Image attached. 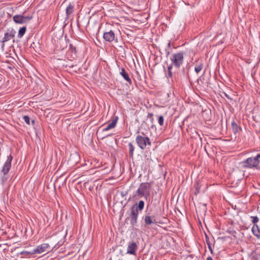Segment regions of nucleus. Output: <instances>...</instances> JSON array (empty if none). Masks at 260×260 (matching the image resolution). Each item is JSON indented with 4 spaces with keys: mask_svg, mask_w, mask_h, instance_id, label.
Instances as JSON below:
<instances>
[{
    "mask_svg": "<svg viewBox=\"0 0 260 260\" xmlns=\"http://www.w3.org/2000/svg\"><path fill=\"white\" fill-rule=\"evenodd\" d=\"M31 123H32V124H34V123H35V121H34V120H31Z\"/></svg>",
    "mask_w": 260,
    "mask_h": 260,
    "instance_id": "f704fd0d",
    "label": "nucleus"
},
{
    "mask_svg": "<svg viewBox=\"0 0 260 260\" xmlns=\"http://www.w3.org/2000/svg\"><path fill=\"white\" fill-rule=\"evenodd\" d=\"M240 164L243 168L260 171V153H257L254 156L248 157L241 162Z\"/></svg>",
    "mask_w": 260,
    "mask_h": 260,
    "instance_id": "7ed1b4c3",
    "label": "nucleus"
},
{
    "mask_svg": "<svg viewBox=\"0 0 260 260\" xmlns=\"http://www.w3.org/2000/svg\"><path fill=\"white\" fill-rule=\"evenodd\" d=\"M231 127L232 131L235 135H236L242 130L241 127L239 126L234 121L232 122Z\"/></svg>",
    "mask_w": 260,
    "mask_h": 260,
    "instance_id": "a211bd4d",
    "label": "nucleus"
},
{
    "mask_svg": "<svg viewBox=\"0 0 260 260\" xmlns=\"http://www.w3.org/2000/svg\"><path fill=\"white\" fill-rule=\"evenodd\" d=\"M207 260H213V259L211 257L209 256L207 258Z\"/></svg>",
    "mask_w": 260,
    "mask_h": 260,
    "instance_id": "72a5a7b5",
    "label": "nucleus"
},
{
    "mask_svg": "<svg viewBox=\"0 0 260 260\" xmlns=\"http://www.w3.org/2000/svg\"><path fill=\"white\" fill-rule=\"evenodd\" d=\"M206 243H207V244L208 245V249L210 251L211 253H213V250H212V246H211V243H210V242L209 241V239H208V238L207 237H206Z\"/></svg>",
    "mask_w": 260,
    "mask_h": 260,
    "instance_id": "393cba45",
    "label": "nucleus"
},
{
    "mask_svg": "<svg viewBox=\"0 0 260 260\" xmlns=\"http://www.w3.org/2000/svg\"><path fill=\"white\" fill-rule=\"evenodd\" d=\"M16 35V31L13 28H9L4 34V37L3 39L2 42L3 43V46H4V43L14 38Z\"/></svg>",
    "mask_w": 260,
    "mask_h": 260,
    "instance_id": "9d476101",
    "label": "nucleus"
},
{
    "mask_svg": "<svg viewBox=\"0 0 260 260\" xmlns=\"http://www.w3.org/2000/svg\"><path fill=\"white\" fill-rule=\"evenodd\" d=\"M143 219L144 221V225L146 227L151 226L157 223L156 220L155 216L153 215H151L150 212L148 211V210H146L145 214L143 217Z\"/></svg>",
    "mask_w": 260,
    "mask_h": 260,
    "instance_id": "0eeeda50",
    "label": "nucleus"
},
{
    "mask_svg": "<svg viewBox=\"0 0 260 260\" xmlns=\"http://www.w3.org/2000/svg\"><path fill=\"white\" fill-rule=\"evenodd\" d=\"M141 134L142 135H138L137 136L136 142L138 147L144 150L146 149L147 145L151 146V142L150 139L147 136H145L144 132H142Z\"/></svg>",
    "mask_w": 260,
    "mask_h": 260,
    "instance_id": "423d86ee",
    "label": "nucleus"
},
{
    "mask_svg": "<svg viewBox=\"0 0 260 260\" xmlns=\"http://www.w3.org/2000/svg\"><path fill=\"white\" fill-rule=\"evenodd\" d=\"M118 117L115 116L113 118L112 122L108 124V125L103 129V131H108L110 129L113 128L116 126L118 120Z\"/></svg>",
    "mask_w": 260,
    "mask_h": 260,
    "instance_id": "2eb2a0df",
    "label": "nucleus"
},
{
    "mask_svg": "<svg viewBox=\"0 0 260 260\" xmlns=\"http://www.w3.org/2000/svg\"><path fill=\"white\" fill-rule=\"evenodd\" d=\"M253 235L258 239H260V228L257 224H254L252 228Z\"/></svg>",
    "mask_w": 260,
    "mask_h": 260,
    "instance_id": "6ab92c4d",
    "label": "nucleus"
},
{
    "mask_svg": "<svg viewBox=\"0 0 260 260\" xmlns=\"http://www.w3.org/2000/svg\"><path fill=\"white\" fill-rule=\"evenodd\" d=\"M64 4H67L66 8V17L69 18L75 10L77 3L75 1L71 2V0H66Z\"/></svg>",
    "mask_w": 260,
    "mask_h": 260,
    "instance_id": "6e6552de",
    "label": "nucleus"
},
{
    "mask_svg": "<svg viewBox=\"0 0 260 260\" xmlns=\"http://www.w3.org/2000/svg\"><path fill=\"white\" fill-rule=\"evenodd\" d=\"M224 94L225 96L229 100H233V99L228 94L226 93L225 92H224Z\"/></svg>",
    "mask_w": 260,
    "mask_h": 260,
    "instance_id": "2f4dec72",
    "label": "nucleus"
},
{
    "mask_svg": "<svg viewBox=\"0 0 260 260\" xmlns=\"http://www.w3.org/2000/svg\"><path fill=\"white\" fill-rule=\"evenodd\" d=\"M138 248V244L134 242H129L127 248V253L132 255H136V251Z\"/></svg>",
    "mask_w": 260,
    "mask_h": 260,
    "instance_id": "f8f14e48",
    "label": "nucleus"
},
{
    "mask_svg": "<svg viewBox=\"0 0 260 260\" xmlns=\"http://www.w3.org/2000/svg\"><path fill=\"white\" fill-rule=\"evenodd\" d=\"M23 119L27 124H30V118L28 116L25 115L23 116Z\"/></svg>",
    "mask_w": 260,
    "mask_h": 260,
    "instance_id": "bb28decb",
    "label": "nucleus"
},
{
    "mask_svg": "<svg viewBox=\"0 0 260 260\" xmlns=\"http://www.w3.org/2000/svg\"><path fill=\"white\" fill-rule=\"evenodd\" d=\"M20 254L24 255L25 256H26L27 255H32V254H34V250H31V251H25V250L22 251L20 253Z\"/></svg>",
    "mask_w": 260,
    "mask_h": 260,
    "instance_id": "4be33fe9",
    "label": "nucleus"
},
{
    "mask_svg": "<svg viewBox=\"0 0 260 260\" xmlns=\"http://www.w3.org/2000/svg\"><path fill=\"white\" fill-rule=\"evenodd\" d=\"M115 34L112 30L106 32L103 35V38L108 42H112L115 40Z\"/></svg>",
    "mask_w": 260,
    "mask_h": 260,
    "instance_id": "4468645a",
    "label": "nucleus"
},
{
    "mask_svg": "<svg viewBox=\"0 0 260 260\" xmlns=\"http://www.w3.org/2000/svg\"><path fill=\"white\" fill-rule=\"evenodd\" d=\"M26 30V27L25 26L21 27L18 31L17 37L19 39H21L25 34Z\"/></svg>",
    "mask_w": 260,
    "mask_h": 260,
    "instance_id": "aec40b11",
    "label": "nucleus"
},
{
    "mask_svg": "<svg viewBox=\"0 0 260 260\" xmlns=\"http://www.w3.org/2000/svg\"><path fill=\"white\" fill-rule=\"evenodd\" d=\"M164 116L162 115L158 116V122L160 125L162 126L164 124Z\"/></svg>",
    "mask_w": 260,
    "mask_h": 260,
    "instance_id": "a878e982",
    "label": "nucleus"
},
{
    "mask_svg": "<svg viewBox=\"0 0 260 260\" xmlns=\"http://www.w3.org/2000/svg\"><path fill=\"white\" fill-rule=\"evenodd\" d=\"M55 53L57 51L63 50L67 46V43L62 40L57 41L55 44Z\"/></svg>",
    "mask_w": 260,
    "mask_h": 260,
    "instance_id": "ddd939ff",
    "label": "nucleus"
},
{
    "mask_svg": "<svg viewBox=\"0 0 260 260\" xmlns=\"http://www.w3.org/2000/svg\"><path fill=\"white\" fill-rule=\"evenodd\" d=\"M171 64L168 67V72L166 73L167 78L172 80L173 76L177 72L184 61V53L179 52L172 54L170 57Z\"/></svg>",
    "mask_w": 260,
    "mask_h": 260,
    "instance_id": "f257e3e1",
    "label": "nucleus"
},
{
    "mask_svg": "<svg viewBox=\"0 0 260 260\" xmlns=\"http://www.w3.org/2000/svg\"><path fill=\"white\" fill-rule=\"evenodd\" d=\"M127 193V192H123V191H122V192H121V196L124 197V196H126V194Z\"/></svg>",
    "mask_w": 260,
    "mask_h": 260,
    "instance_id": "473e14b6",
    "label": "nucleus"
},
{
    "mask_svg": "<svg viewBox=\"0 0 260 260\" xmlns=\"http://www.w3.org/2000/svg\"><path fill=\"white\" fill-rule=\"evenodd\" d=\"M251 218L252 219V222L254 224H255L259 221V219L257 216H251Z\"/></svg>",
    "mask_w": 260,
    "mask_h": 260,
    "instance_id": "cd10ccee",
    "label": "nucleus"
},
{
    "mask_svg": "<svg viewBox=\"0 0 260 260\" xmlns=\"http://www.w3.org/2000/svg\"><path fill=\"white\" fill-rule=\"evenodd\" d=\"M12 159L13 157L11 154L8 156L7 159L3 167L2 170L1 171V173L3 174V175L0 178V183L2 185H4L8 179L7 175L11 168V162Z\"/></svg>",
    "mask_w": 260,
    "mask_h": 260,
    "instance_id": "20e7f679",
    "label": "nucleus"
},
{
    "mask_svg": "<svg viewBox=\"0 0 260 260\" xmlns=\"http://www.w3.org/2000/svg\"><path fill=\"white\" fill-rule=\"evenodd\" d=\"M153 113H148L147 115V118H150L151 122H153Z\"/></svg>",
    "mask_w": 260,
    "mask_h": 260,
    "instance_id": "c756f323",
    "label": "nucleus"
},
{
    "mask_svg": "<svg viewBox=\"0 0 260 260\" xmlns=\"http://www.w3.org/2000/svg\"><path fill=\"white\" fill-rule=\"evenodd\" d=\"M70 53L71 57L72 59H75L77 57V55L76 48L71 44H70V48L68 51V54H69Z\"/></svg>",
    "mask_w": 260,
    "mask_h": 260,
    "instance_id": "dca6fc26",
    "label": "nucleus"
},
{
    "mask_svg": "<svg viewBox=\"0 0 260 260\" xmlns=\"http://www.w3.org/2000/svg\"><path fill=\"white\" fill-rule=\"evenodd\" d=\"M203 63H200L199 65L195 67L194 70L197 73H199L203 69Z\"/></svg>",
    "mask_w": 260,
    "mask_h": 260,
    "instance_id": "5701e85b",
    "label": "nucleus"
},
{
    "mask_svg": "<svg viewBox=\"0 0 260 260\" xmlns=\"http://www.w3.org/2000/svg\"><path fill=\"white\" fill-rule=\"evenodd\" d=\"M144 202L140 200L138 203H135L131 207L129 218H130V223L132 226L137 224L139 212L144 209Z\"/></svg>",
    "mask_w": 260,
    "mask_h": 260,
    "instance_id": "f03ea898",
    "label": "nucleus"
},
{
    "mask_svg": "<svg viewBox=\"0 0 260 260\" xmlns=\"http://www.w3.org/2000/svg\"><path fill=\"white\" fill-rule=\"evenodd\" d=\"M151 189V185L150 183H142L136 191V195L139 197H144L146 200H147L148 197L150 196Z\"/></svg>",
    "mask_w": 260,
    "mask_h": 260,
    "instance_id": "39448f33",
    "label": "nucleus"
},
{
    "mask_svg": "<svg viewBox=\"0 0 260 260\" xmlns=\"http://www.w3.org/2000/svg\"><path fill=\"white\" fill-rule=\"evenodd\" d=\"M32 18V16H25L22 15H14L13 21L18 24H23L28 22Z\"/></svg>",
    "mask_w": 260,
    "mask_h": 260,
    "instance_id": "1a4fd4ad",
    "label": "nucleus"
},
{
    "mask_svg": "<svg viewBox=\"0 0 260 260\" xmlns=\"http://www.w3.org/2000/svg\"><path fill=\"white\" fill-rule=\"evenodd\" d=\"M120 75L126 80L129 84H132V81L128 73L125 71L124 68H122L120 72Z\"/></svg>",
    "mask_w": 260,
    "mask_h": 260,
    "instance_id": "f3484780",
    "label": "nucleus"
},
{
    "mask_svg": "<svg viewBox=\"0 0 260 260\" xmlns=\"http://www.w3.org/2000/svg\"><path fill=\"white\" fill-rule=\"evenodd\" d=\"M128 148H129V156L131 158H133V154H134V149H135V147L134 146H133V144L130 142L128 143Z\"/></svg>",
    "mask_w": 260,
    "mask_h": 260,
    "instance_id": "412c9836",
    "label": "nucleus"
},
{
    "mask_svg": "<svg viewBox=\"0 0 260 260\" xmlns=\"http://www.w3.org/2000/svg\"><path fill=\"white\" fill-rule=\"evenodd\" d=\"M196 190L194 192V194L196 195H197L200 192V187L201 186L199 185V181H197L196 182V184L194 185Z\"/></svg>",
    "mask_w": 260,
    "mask_h": 260,
    "instance_id": "b1692460",
    "label": "nucleus"
},
{
    "mask_svg": "<svg viewBox=\"0 0 260 260\" xmlns=\"http://www.w3.org/2000/svg\"><path fill=\"white\" fill-rule=\"evenodd\" d=\"M170 47H171V42H169L167 45V48L166 49L167 56L169 55V54H170V52L168 50H169V49H170Z\"/></svg>",
    "mask_w": 260,
    "mask_h": 260,
    "instance_id": "c85d7f7f",
    "label": "nucleus"
},
{
    "mask_svg": "<svg viewBox=\"0 0 260 260\" xmlns=\"http://www.w3.org/2000/svg\"><path fill=\"white\" fill-rule=\"evenodd\" d=\"M51 250V247L48 243H43L38 245L35 249H34V253L35 254H40L43 252H49Z\"/></svg>",
    "mask_w": 260,
    "mask_h": 260,
    "instance_id": "9b49d317",
    "label": "nucleus"
},
{
    "mask_svg": "<svg viewBox=\"0 0 260 260\" xmlns=\"http://www.w3.org/2000/svg\"><path fill=\"white\" fill-rule=\"evenodd\" d=\"M63 66L67 68V67H69L70 68H73L74 67H76V65L74 66V65H69V64H63Z\"/></svg>",
    "mask_w": 260,
    "mask_h": 260,
    "instance_id": "7c9ffc66",
    "label": "nucleus"
}]
</instances>
